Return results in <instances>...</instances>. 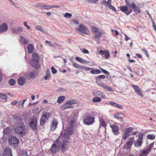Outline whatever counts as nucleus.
Masks as SVG:
<instances>
[{"label":"nucleus","instance_id":"19","mask_svg":"<svg viewBox=\"0 0 156 156\" xmlns=\"http://www.w3.org/2000/svg\"><path fill=\"white\" fill-rule=\"evenodd\" d=\"M132 86L134 89L135 92L138 95L140 96H142V92L140 91V89L139 87L136 85H132Z\"/></svg>","mask_w":156,"mask_h":156},{"label":"nucleus","instance_id":"23","mask_svg":"<svg viewBox=\"0 0 156 156\" xmlns=\"http://www.w3.org/2000/svg\"><path fill=\"white\" fill-rule=\"evenodd\" d=\"M73 108L70 105L67 101L65 104H63L61 107L62 109L65 110L67 108Z\"/></svg>","mask_w":156,"mask_h":156},{"label":"nucleus","instance_id":"40","mask_svg":"<svg viewBox=\"0 0 156 156\" xmlns=\"http://www.w3.org/2000/svg\"><path fill=\"white\" fill-rule=\"evenodd\" d=\"M35 29L36 30L41 31L42 32H45V31L44 30L42 29L41 27V26H36L35 27Z\"/></svg>","mask_w":156,"mask_h":156},{"label":"nucleus","instance_id":"25","mask_svg":"<svg viewBox=\"0 0 156 156\" xmlns=\"http://www.w3.org/2000/svg\"><path fill=\"white\" fill-rule=\"evenodd\" d=\"M25 82V79L24 77H20L19 78L18 80V83L20 86L23 85Z\"/></svg>","mask_w":156,"mask_h":156},{"label":"nucleus","instance_id":"50","mask_svg":"<svg viewBox=\"0 0 156 156\" xmlns=\"http://www.w3.org/2000/svg\"><path fill=\"white\" fill-rule=\"evenodd\" d=\"M73 65L74 67H75L77 69H82V66H79L76 63H74L73 64Z\"/></svg>","mask_w":156,"mask_h":156},{"label":"nucleus","instance_id":"12","mask_svg":"<svg viewBox=\"0 0 156 156\" xmlns=\"http://www.w3.org/2000/svg\"><path fill=\"white\" fill-rule=\"evenodd\" d=\"M13 122L15 127L20 125L21 123H23L20 117L16 116L14 117Z\"/></svg>","mask_w":156,"mask_h":156},{"label":"nucleus","instance_id":"56","mask_svg":"<svg viewBox=\"0 0 156 156\" xmlns=\"http://www.w3.org/2000/svg\"><path fill=\"white\" fill-rule=\"evenodd\" d=\"M124 133V136H123L122 139L125 140L129 136V134H127V133Z\"/></svg>","mask_w":156,"mask_h":156},{"label":"nucleus","instance_id":"62","mask_svg":"<svg viewBox=\"0 0 156 156\" xmlns=\"http://www.w3.org/2000/svg\"><path fill=\"white\" fill-rule=\"evenodd\" d=\"M142 50L144 52L145 54L146 55L147 57H149V55L147 54V52L146 50L144 49V48H142Z\"/></svg>","mask_w":156,"mask_h":156},{"label":"nucleus","instance_id":"53","mask_svg":"<svg viewBox=\"0 0 156 156\" xmlns=\"http://www.w3.org/2000/svg\"><path fill=\"white\" fill-rule=\"evenodd\" d=\"M74 122L73 121H70V125L69 127H71V128H73V126L74 125Z\"/></svg>","mask_w":156,"mask_h":156},{"label":"nucleus","instance_id":"57","mask_svg":"<svg viewBox=\"0 0 156 156\" xmlns=\"http://www.w3.org/2000/svg\"><path fill=\"white\" fill-rule=\"evenodd\" d=\"M105 56L106 59L108 58V57L110 56L109 52L108 51H107L106 53L105 54Z\"/></svg>","mask_w":156,"mask_h":156},{"label":"nucleus","instance_id":"6","mask_svg":"<svg viewBox=\"0 0 156 156\" xmlns=\"http://www.w3.org/2000/svg\"><path fill=\"white\" fill-rule=\"evenodd\" d=\"M75 30L77 33L80 32L87 34H89L90 33L87 27L82 24H80L78 27L76 28Z\"/></svg>","mask_w":156,"mask_h":156},{"label":"nucleus","instance_id":"13","mask_svg":"<svg viewBox=\"0 0 156 156\" xmlns=\"http://www.w3.org/2000/svg\"><path fill=\"white\" fill-rule=\"evenodd\" d=\"M50 151L52 153L55 154L59 151V147L56 144H53L51 146Z\"/></svg>","mask_w":156,"mask_h":156},{"label":"nucleus","instance_id":"37","mask_svg":"<svg viewBox=\"0 0 156 156\" xmlns=\"http://www.w3.org/2000/svg\"><path fill=\"white\" fill-rule=\"evenodd\" d=\"M67 101L71 106L73 104H76L77 103L76 100L75 99H70Z\"/></svg>","mask_w":156,"mask_h":156},{"label":"nucleus","instance_id":"39","mask_svg":"<svg viewBox=\"0 0 156 156\" xmlns=\"http://www.w3.org/2000/svg\"><path fill=\"white\" fill-rule=\"evenodd\" d=\"M155 136L153 134H148L147 136V137L148 139L151 140H154L155 138Z\"/></svg>","mask_w":156,"mask_h":156},{"label":"nucleus","instance_id":"4","mask_svg":"<svg viewBox=\"0 0 156 156\" xmlns=\"http://www.w3.org/2000/svg\"><path fill=\"white\" fill-rule=\"evenodd\" d=\"M90 28L92 32L94 34V37L95 38L98 39L100 38L105 34L104 31L95 26H91Z\"/></svg>","mask_w":156,"mask_h":156},{"label":"nucleus","instance_id":"18","mask_svg":"<svg viewBox=\"0 0 156 156\" xmlns=\"http://www.w3.org/2000/svg\"><path fill=\"white\" fill-rule=\"evenodd\" d=\"M58 123V122L55 119H53L51 121V124L50 126L51 130L52 131L55 130Z\"/></svg>","mask_w":156,"mask_h":156},{"label":"nucleus","instance_id":"36","mask_svg":"<svg viewBox=\"0 0 156 156\" xmlns=\"http://www.w3.org/2000/svg\"><path fill=\"white\" fill-rule=\"evenodd\" d=\"M65 99L64 96L59 97L58 99L57 102L59 104L62 103Z\"/></svg>","mask_w":156,"mask_h":156},{"label":"nucleus","instance_id":"24","mask_svg":"<svg viewBox=\"0 0 156 156\" xmlns=\"http://www.w3.org/2000/svg\"><path fill=\"white\" fill-rule=\"evenodd\" d=\"M149 152L144 148V149L140 151L139 156H147Z\"/></svg>","mask_w":156,"mask_h":156},{"label":"nucleus","instance_id":"38","mask_svg":"<svg viewBox=\"0 0 156 156\" xmlns=\"http://www.w3.org/2000/svg\"><path fill=\"white\" fill-rule=\"evenodd\" d=\"M50 115V114L49 112H45L44 113L42 116L43 117L44 119H45L46 120H47L48 119L49 116Z\"/></svg>","mask_w":156,"mask_h":156},{"label":"nucleus","instance_id":"14","mask_svg":"<svg viewBox=\"0 0 156 156\" xmlns=\"http://www.w3.org/2000/svg\"><path fill=\"white\" fill-rule=\"evenodd\" d=\"M110 127L111 128L112 132L114 135H117L119 133V128L117 126L111 125Z\"/></svg>","mask_w":156,"mask_h":156},{"label":"nucleus","instance_id":"43","mask_svg":"<svg viewBox=\"0 0 156 156\" xmlns=\"http://www.w3.org/2000/svg\"><path fill=\"white\" fill-rule=\"evenodd\" d=\"M90 73L93 74H98L100 73L101 71L98 69H92L91 70Z\"/></svg>","mask_w":156,"mask_h":156},{"label":"nucleus","instance_id":"48","mask_svg":"<svg viewBox=\"0 0 156 156\" xmlns=\"http://www.w3.org/2000/svg\"><path fill=\"white\" fill-rule=\"evenodd\" d=\"M72 16V14L68 12L66 13L64 15V17L67 19L70 18Z\"/></svg>","mask_w":156,"mask_h":156},{"label":"nucleus","instance_id":"55","mask_svg":"<svg viewBox=\"0 0 156 156\" xmlns=\"http://www.w3.org/2000/svg\"><path fill=\"white\" fill-rule=\"evenodd\" d=\"M51 69L52 73L53 74H55L57 72V70L55 69L53 66L51 67Z\"/></svg>","mask_w":156,"mask_h":156},{"label":"nucleus","instance_id":"10","mask_svg":"<svg viewBox=\"0 0 156 156\" xmlns=\"http://www.w3.org/2000/svg\"><path fill=\"white\" fill-rule=\"evenodd\" d=\"M3 136L1 138L2 140H6L8 136L10 135L11 133V130L10 127H7L4 129L3 131Z\"/></svg>","mask_w":156,"mask_h":156},{"label":"nucleus","instance_id":"58","mask_svg":"<svg viewBox=\"0 0 156 156\" xmlns=\"http://www.w3.org/2000/svg\"><path fill=\"white\" fill-rule=\"evenodd\" d=\"M125 2L126 4L127 5V6H129V4L131 3H132L133 1H130L129 0H125Z\"/></svg>","mask_w":156,"mask_h":156},{"label":"nucleus","instance_id":"21","mask_svg":"<svg viewBox=\"0 0 156 156\" xmlns=\"http://www.w3.org/2000/svg\"><path fill=\"white\" fill-rule=\"evenodd\" d=\"M124 116V115L121 113L117 112L114 115V117L117 119H122ZM121 122L124 123V122L122 120H121Z\"/></svg>","mask_w":156,"mask_h":156},{"label":"nucleus","instance_id":"32","mask_svg":"<svg viewBox=\"0 0 156 156\" xmlns=\"http://www.w3.org/2000/svg\"><path fill=\"white\" fill-rule=\"evenodd\" d=\"M93 94L95 96H100L102 95V93L101 92L98 91L96 90H93Z\"/></svg>","mask_w":156,"mask_h":156},{"label":"nucleus","instance_id":"59","mask_svg":"<svg viewBox=\"0 0 156 156\" xmlns=\"http://www.w3.org/2000/svg\"><path fill=\"white\" fill-rule=\"evenodd\" d=\"M82 51L84 53L88 54L89 53V52L85 48H83L82 50Z\"/></svg>","mask_w":156,"mask_h":156},{"label":"nucleus","instance_id":"42","mask_svg":"<svg viewBox=\"0 0 156 156\" xmlns=\"http://www.w3.org/2000/svg\"><path fill=\"white\" fill-rule=\"evenodd\" d=\"M0 99L2 100H6L7 99V96L5 94L0 93Z\"/></svg>","mask_w":156,"mask_h":156},{"label":"nucleus","instance_id":"20","mask_svg":"<svg viewBox=\"0 0 156 156\" xmlns=\"http://www.w3.org/2000/svg\"><path fill=\"white\" fill-rule=\"evenodd\" d=\"M106 77L104 75H101L99 76L96 78V83L98 85L100 86L101 83H103L101 82V80L104 79Z\"/></svg>","mask_w":156,"mask_h":156},{"label":"nucleus","instance_id":"46","mask_svg":"<svg viewBox=\"0 0 156 156\" xmlns=\"http://www.w3.org/2000/svg\"><path fill=\"white\" fill-rule=\"evenodd\" d=\"M46 119L42 116L40 120V124L41 125H43L45 124V120Z\"/></svg>","mask_w":156,"mask_h":156},{"label":"nucleus","instance_id":"61","mask_svg":"<svg viewBox=\"0 0 156 156\" xmlns=\"http://www.w3.org/2000/svg\"><path fill=\"white\" fill-rule=\"evenodd\" d=\"M101 4L102 5H106L107 7H108V4H108V1H107V2H106L105 0L103 1L102 2Z\"/></svg>","mask_w":156,"mask_h":156},{"label":"nucleus","instance_id":"33","mask_svg":"<svg viewBox=\"0 0 156 156\" xmlns=\"http://www.w3.org/2000/svg\"><path fill=\"white\" fill-rule=\"evenodd\" d=\"M75 59L76 61L80 62L82 63L85 64L86 63V60L80 57H76Z\"/></svg>","mask_w":156,"mask_h":156},{"label":"nucleus","instance_id":"16","mask_svg":"<svg viewBox=\"0 0 156 156\" xmlns=\"http://www.w3.org/2000/svg\"><path fill=\"white\" fill-rule=\"evenodd\" d=\"M3 155V156H12L11 149L8 147H6L4 151Z\"/></svg>","mask_w":156,"mask_h":156},{"label":"nucleus","instance_id":"15","mask_svg":"<svg viewBox=\"0 0 156 156\" xmlns=\"http://www.w3.org/2000/svg\"><path fill=\"white\" fill-rule=\"evenodd\" d=\"M8 29L7 24L6 23H3L0 25V33L5 32Z\"/></svg>","mask_w":156,"mask_h":156},{"label":"nucleus","instance_id":"60","mask_svg":"<svg viewBox=\"0 0 156 156\" xmlns=\"http://www.w3.org/2000/svg\"><path fill=\"white\" fill-rule=\"evenodd\" d=\"M100 69H101V70L102 71V72L104 73H105V74H107V75H108L109 74V73L106 70L103 69H102L101 68H100Z\"/></svg>","mask_w":156,"mask_h":156},{"label":"nucleus","instance_id":"35","mask_svg":"<svg viewBox=\"0 0 156 156\" xmlns=\"http://www.w3.org/2000/svg\"><path fill=\"white\" fill-rule=\"evenodd\" d=\"M132 144L130 142L127 141L126 144L124 146V148L126 149H129Z\"/></svg>","mask_w":156,"mask_h":156},{"label":"nucleus","instance_id":"2","mask_svg":"<svg viewBox=\"0 0 156 156\" xmlns=\"http://www.w3.org/2000/svg\"><path fill=\"white\" fill-rule=\"evenodd\" d=\"M62 139L60 141V144L58 143V146L59 147V149H60L62 152H64L66 151L68 148V144L69 143L68 139L66 138H64L63 137L60 138Z\"/></svg>","mask_w":156,"mask_h":156},{"label":"nucleus","instance_id":"28","mask_svg":"<svg viewBox=\"0 0 156 156\" xmlns=\"http://www.w3.org/2000/svg\"><path fill=\"white\" fill-rule=\"evenodd\" d=\"M111 2L112 1L111 0H108V4H108V7L110 9H112L113 11L115 12L116 11V9L114 7L111 5Z\"/></svg>","mask_w":156,"mask_h":156},{"label":"nucleus","instance_id":"5","mask_svg":"<svg viewBox=\"0 0 156 156\" xmlns=\"http://www.w3.org/2000/svg\"><path fill=\"white\" fill-rule=\"evenodd\" d=\"M95 118L92 113L86 115L83 119V123L87 125L93 124L94 122Z\"/></svg>","mask_w":156,"mask_h":156},{"label":"nucleus","instance_id":"54","mask_svg":"<svg viewBox=\"0 0 156 156\" xmlns=\"http://www.w3.org/2000/svg\"><path fill=\"white\" fill-rule=\"evenodd\" d=\"M25 39V38L23 37L22 36H20V42L23 44L24 43V40Z\"/></svg>","mask_w":156,"mask_h":156},{"label":"nucleus","instance_id":"51","mask_svg":"<svg viewBox=\"0 0 156 156\" xmlns=\"http://www.w3.org/2000/svg\"><path fill=\"white\" fill-rule=\"evenodd\" d=\"M43 3H38L36 4V7L39 8L41 9H42V6L43 5Z\"/></svg>","mask_w":156,"mask_h":156},{"label":"nucleus","instance_id":"11","mask_svg":"<svg viewBox=\"0 0 156 156\" xmlns=\"http://www.w3.org/2000/svg\"><path fill=\"white\" fill-rule=\"evenodd\" d=\"M143 136V134L142 133H140L138 136V139L134 143V145L135 147H140L142 144V139Z\"/></svg>","mask_w":156,"mask_h":156},{"label":"nucleus","instance_id":"45","mask_svg":"<svg viewBox=\"0 0 156 156\" xmlns=\"http://www.w3.org/2000/svg\"><path fill=\"white\" fill-rule=\"evenodd\" d=\"M133 9H134V11L135 12L137 13H140V10L139 9L138 7L136 5L134 7V8Z\"/></svg>","mask_w":156,"mask_h":156},{"label":"nucleus","instance_id":"8","mask_svg":"<svg viewBox=\"0 0 156 156\" xmlns=\"http://www.w3.org/2000/svg\"><path fill=\"white\" fill-rule=\"evenodd\" d=\"M9 143L11 146H15L19 143V139L15 136L11 135L9 136L8 139Z\"/></svg>","mask_w":156,"mask_h":156},{"label":"nucleus","instance_id":"63","mask_svg":"<svg viewBox=\"0 0 156 156\" xmlns=\"http://www.w3.org/2000/svg\"><path fill=\"white\" fill-rule=\"evenodd\" d=\"M58 46L59 45L57 43L55 42H54L53 44H52V47H54L55 48H56V47Z\"/></svg>","mask_w":156,"mask_h":156},{"label":"nucleus","instance_id":"17","mask_svg":"<svg viewBox=\"0 0 156 156\" xmlns=\"http://www.w3.org/2000/svg\"><path fill=\"white\" fill-rule=\"evenodd\" d=\"M23 28L20 27H18L17 28H12L11 29V32L13 34H19L21 32L23 31Z\"/></svg>","mask_w":156,"mask_h":156},{"label":"nucleus","instance_id":"7","mask_svg":"<svg viewBox=\"0 0 156 156\" xmlns=\"http://www.w3.org/2000/svg\"><path fill=\"white\" fill-rule=\"evenodd\" d=\"M73 131V128L68 127L67 129L62 133L60 137H63L64 138L69 139L70 138L69 135L72 134Z\"/></svg>","mask_w":156,"mask_h":156},{"label":"nucleus","instance_id":"3","mask_svg":"<svg viewBox=\"0 0 156 156\" xmlns=\"http://www.w3.org/2000/svg\"><path fill=\"white\" fill-rule=\"evenodd\" d=\"M15 131L19 134L20 136L23 137L26 135V126L24 123L15 127Z\"/></svg>","mask_w":156,"mask_h":156},{"label":"nucleus","instance_id":"27","mask_svg":"<svg viewBox=\"0 0 156 156\" xmlns=\"http://www.w3.org/2000/svg\"><path fill=\"white\" fill-rule=\"evenodd\" d=\"M109 103L112 105L117 107L118 108L122 109V107L121 105L117 104L113 101H110Z\"/></svg>","mask_w":156,"mask_h":156},{"label":"nucleus","instance_id":"34","mask_svg":"<svg viewBox=\"0 0 156 156\" xmlns=\"http://www.w3.org/2000/svg\"><path fill=\"white\" fill-rule=\"evenodd\" d=\"M154 144V142H152L151 144H150L149 145H147L146 147L145 148L148 151L150 152L151 148H152L153 147Z\"/></svg>","mask_w":156,"mask_h":156},{"label":"nucleus","instance_id":"52","mask_svg":"<svg viewBox=\"0 0 156 156\" xmlns=\"http://www.w3.org/2000/svg\"><path fill=\"white\" fill-rule=\"evenodd\" d=\"M107 51H103L102 50H100L99 52V53L100 54L103 55H105Z\"/></svg>","mask_w":156,"mask_h":156},{"label":"nucleus","instance_id":"41","mask_svg":"<svg viewBox=\"0 0 156 156\" xmlns=\"http://www.w3.org/2000/svg\"><path fill=\"white\" fill-rule=\"evenodd\" d=\"M101 100V99L100 98L97 97H94L92 100V101L94 102H100Z\"/></svg>","mask_w":156,"mask_h":156},{"label":"nucleus","instance_id":"64","mask_svg":"<svg viewBox=\"0 0 156 156\" xmlns=\"http://www.w3.org/2000/svg\"><path fill=\"white\" fill-rule=\"evenodd\" d=\"M50 77V75L46 74V75L44 77V80H47L48 79H49Z\"/></svg>","mask_w":156,"mask_h":156},{"label":"nucleus","instance_id":"22","mask_svg":"<svg viewBox=\"0 0 156 156\" xmlns=\"http://www.w3.org/2000/svg\"><path fill=\"white\" fill-rule=\"evenodd\" d=\"M135 4L133 2L132 3H131V4H129V5L128 6L129 7V10L126 12L125 13V14L127 15H128L129 14H130L132 11V9L134 8L135 6Z\"/></svg>","mask_w":156,"mask_h":156},{"label":"nucleus","instance_id":"49","mask_svg":"<svg viewBox=\"0 0 156 156\" xmlns=\"http://www.w3.org/2000/svg\"><path fill=\"white\" fill-rule=\"evenodd\" d=\"M133 130V128L131 127H129L125 131V133H126L127 134H129V133L131 132V131Z\"/></svg>","mask_w":156,"mask_h":156},{"label":"nucleus","instance_id":"29","mask_svg":"<svg viewBox=\"0 0 156 156\" xmlns=\"http://www.w3.org/2000/svg\"><path fill=\"white\" fill-rule=\"evenodd\" d=\"M28 51L29 53H32L34 50V47L33 45L31 44H29L27 47Z\"/></svg>","mask_w":156,"mask_h":156},{"label":"nucleus","instance_id":"30","mask_svg":"<svg viewBox=\"0 0 156 156\" xmlns=\"http://www.w3.org/2000/svg\"><path fill=\"white\" fill-rule=\"evenodd\" d=\"M120 9L122 11L125 13L127 12V11L128 10V7L126 6H122L120 7Z\"/></svg>","mask_w":156,"mask_h":156},{"label":"nucleus","instance_id":"26","mask_svg":"<svg viewBox=\"0 0 156 156\" xmlns=\"http://www.w3.org/2000/svg\"><path fill=\"white\" fill-rule=\"evenodd\" d=\"M100 87H102L103 89H105L106 90H107L108 91H113L114 90L112 89V88L109 87L105 85H104V83H101V84Z\"/></svg>","mask_w":156,"mask_h":156},{"label":"nucleus","instance_id":"47","mask_svg":"<svg viewBox=\"0 0 156 156\" xmlns=\"http://www.w3.org/2000/svg\"><path fill=\"white\" fill-rule=\"evenodd\" d=\"M15 81L13 79H11L9 80V83L10 85L11 86L14 85L15 83Z\"/></svg>","mask_w":156,"mask_h":156},{"label":"nucleus","instance_id":"1","mask_svg":"<svg viewBox=\"0 0 156 156\" xmlns=\"http://www.w3.org/2000/svg\"><path fill=\"white\" fill-rule=\"evenodd\" d=\"M39 57L35 52L32 54V59L30 62L31 66L35 69H38L40 67L39 63Z\"/></svg>","mask_w":156,"mask_h":156},{"label":"nucleus","instance_id":"31","mask_svg":"<svg viewBox=\"0 0 156 156\" xmlns=\"http://www.w3.org/2000/svg\"><path fill=\"white\" fill-rule=\"evenodd\" d=\"M99 120L100 125H101L102 127H105L106 126V124L103 118H100Z\"/></svg>","mask_w":156,"mask_h":156},{"label":"nucleus","instance_id":"44","mask_svg":"<svg viewBox=\"0 0 156 156\" xmlns=\"http://www.w3.org/2000/svg\"><path fill=\"white\" fill-rule=\"evenodd\" d=\"M42 5V9L48 10L51 9V5H47L43 3Z\"/></svg>","mask_w":156,"mask_h":156},{"label":"nucleus","instance_id":"9","mask_svg":"<svg viewBox=\"0 0 156 156\" xmlns=\"http://www.w3.org/2000/svg\"><path fill=\"white\" fill-rule=\"evenodd\" d=\"M29 124V126L33 131H36L37 130V120L36 119L32 118L31 119Z\"/></svg>","mask_w":156,"mask_h":156}]
</instances>
